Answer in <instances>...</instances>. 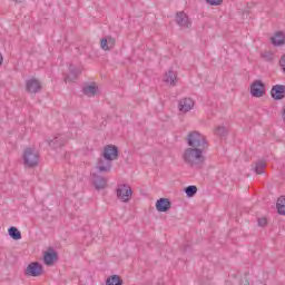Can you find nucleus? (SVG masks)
Masks as SVG:
<instances>
[{
	"instance_id": "nucleus-1",
	"label": "nucleus",
	"mask_w": 285,
	"mask_h": 285,
	"mask_svg": "<svg viewBox=\"0 0 285 285\" xmlns=\"http://www.w3.org/2000/svg\"><path fill=\"white\" fill-rule=\"evenodd\" d=\"M206 150L202 148L188 147L183 154L184 163L190 168H203L206 157L204 156Z\"/></svg>"
},
{
	"instance_id": "nucleus-2",
	"label": "nucleus",
	"mask_w": 285,
	"mask_h": 285,
	"mask_svg": "<svg viewBox=\"0 0 285 285\" xmlns=\"http://www.w3.org/2000/svg\"><path fill=\"white\" fill-rule=\"evenodd\" d=\"M186 142L189 148H200L203 150H208V140H206V136L199 131H189L186 137Z\"/></svg>"
},
{
	"instance_id": "nucleus-3",
	"label": "nucleus",
	"mask_w": 285,
	"mask_h": 285,
	"mask_svg": "<svg viewBox=\"0 0 285 285\" xmlns=\"http://www.w3.org/2000/svg\"><path fill=\"white\" fill-rule=\"evenodd\" d=\"M23 164L27 168H35L39 166V153L32 148L24 149L22 154Z\"/></svg>"
},
{
	"instance_id": "nucleus-4",
	"label": "nucleus",
	"mask_w": 285,
	"mask_h": 285,
	"mask_svg": "<svg viewBox=\"0 0 285 285\" xmlns=\"http://www.w3.org/2000/svg\"><path fill=\"white\" fill-rule=\"evenodd\" d=\"M116 196L119 202L128 204L132 197V188L128 184L118 185L116 188Z\"/></svg>"
},
{
	"instance_id": "nucleus-5",
	"label": "nucleus",
	"mask_w": 285,
	"mask_h": 285,
	"mask_svg": "<svg viewBox=\"0 0 285 285\" xmlns=\"http://www.w3.org/2000/svg\"><path fill=\"white\" fill-rule=\"evenodd\" d=\"M24 275H28V277H39L43 275V265L39 262L30 263L24 269Z\"/></svg>"
},
{
	"instance_id": "nucleus-6",
	"label": "nucleus",
	"mask_w": 285,
	"mask_h": 285,
	"mask_svg": "<svg viewBox=\"0 0 285 285\" xmlns=\"http://www.w3.org/2000/svg\"><path fill=\"white\" fill-rule=\"evenodd\" d=\"M42 88L41 81L37 78L26 80V92L29 95H37V92H41Z\"/></svg>"
},
{
	"instance_id": "nucleus-7",
	"label": "nucleus",
	"mask_w": 285,
	"mask_h": 285,
	"mask_svg": "<svg viewBox=\"0 0 285 285\" xmlns=\"http://www.w3.org/2000/svg\"><path fill=\"white\" fill-rule=\"evenodd\" d=\"M250 95L256 98L264 97L266 95V85L262 80H255L250 85Z\"/></svg>"
},
{
	"instance_id": "nucleus-8",
	"label": "nucleus",
	"mask_w": 285,
	"mask_h": 285,
	"mask_svg": "<svg viewBox=\"0 0 285 285\" xmlns=\"http://www.w3.org/2000/svg\"><path fill=\"white\" fill-rule=\"evenodd\" d=\"M102 157L109 161H115L119 157V148L115 145H107L104 148Z\"/></svg>"
},
{
	"instance_id": "nucleus-9",
	"label": "nucleus",
	"mask_w": 285,
	"mask_h": 285,
	"mask_svg": "<svg viewBox=\"0 0 285 285\" xmlns=\"http://www.w3.org/2000/svg\"><path fill=\"white\" fill-rule=\"evenodd\" d=\"M58 259L59 254L57 253V250L52 249V247H49L48 250L43 254V262L46 266H52Z\"/></svg>"
},
{
	"instance_id": "nucleus-10",
	"label": "nucleus",
	"mask_w": 285,
	"mask_h": 285,
	"mask_svg": "<svg viewBox=\"0 0 285 285\" xmlns=\"http://www.w3.org/2000/svg\"><path fill=\"white\" fill-rule=\"evenodd\" d=\"M170 208H173V203L168 198H159L156 202V209L158 213H168Z\"/></svg>"
},
{
	"instance_id": "nucleus-11",
	"label": "nucleus",
	"mask_w": 285,
	"mask_h": 285,
	"mask_svg": "<svg viewBox=\"0 0 285 285\" xmlns=\"http://www.w3.org/2000/svg\"><path fill=\"white\" fill-rule=\"evenodd\" d=\"M272 98L276 101L284 99L285 97V86L284 85H275L271 90Z\"/></svg>"
},
{
	"instance_id": "nucleus-12",
	"label": "nucleus",
	"mask_w": 285,
	"mask_h": 285,
	"mask_svg": "<svg viewBox=\"0 0 285 285\" xmlns=\"http://www.w3.org/2000/svg\"><path fill=\"white\" fill-rule=\"evenodd\" d=\"M97 168L99 173H110L112 168V160L106 159V157H101L98 159Z\"/></svg>"
},
{
	"instance_id": "nucleus-13",
	"label": "nucleus",
	"mask_w": 285,
	"mask_h": 285,
	"mask_svg": "<svg viewBox=\"0 0 285 285\" xmlns=\"http://www.w3.org/2000/svg\"><path fill=\"white\" fill-rule=\"evenodd\" d=\"M66 141L65 135H58L49 141V146L50 148H53V150H57V148H63V146H66Z\"/></svg>"
},
{
	"instance_id": "nucleus-14",
	"label": "nucleus",
	"mask_w": 285,
	"mask_h": 285,
	"mask_svg": "<svg viewBox=\"0 0 285 285\" xmlns=\"http://www.w3.org/2000/svg\"><path fill=\"white\" fill-rule=\"evenodd\" d=\"M176 23L180 26V28H190V19L185 12H179L176 14Z\"/></svg>"
},
{
	"instance_id": "nucleus-15",
	"label": "nucleus",
	"mask_w": 285,
	"mask_h": 285,
	"mask_svg": "<svg viewBox=\"0 0 285 285\" xmlns=\"http://www.w3.org/2000/svg\"><path fill=\"white\" fill-rule=\"evenodd\" d=\"M195 106V101L190 98H184L179 101V110L180 112H189V110H193V107Z\"/></svg>"
},
{
	"instance_id": "nucleus-16",
	"label": "nucleus",
	"mask_w": 285,
	"mask_h": 285,
	"mask_svg": "<svg viewBox=\"0 0 285 285\" xmlns=\"http://www.w3.org/2000/svg\"><path fill=\"white\" fill-rule=\"evenodd\" d=\"M117 40L112 38L111 36H107L105 38H101L100 40V48L102 50H110L111 48H115V43Z\"/></svg>"
},
{
	"instance_id": "nucleus-17",
	"label": "nucleus",
	"mask_w": 285,
	"mask_h": 285,
	"mask_svg": "<svg viewBox=\"0 0 285 285\" xmlns=\"http://www.w3.org/2000/svg\"><path fill=\"white\" fill-rule=\"evenodd\" d=\"M164 81L165 83H169V86H177V73L170 69L165 73Z\"/></svg>"
},
{
	"instance_id": "nucleus-18",
	"label": "nucleus",
	"mask_w": 285,
	"mask_h": 285,
	"mask_svg": "<svg viewBox=\"0 0 285 285\" xmlns=\"http://www.w3.org/2000/svg\"><path fill=\"white\" fill-rule=\"evenodd\" d=\"M94 186H95L96 190H104V188H106V186H107L106 178H104L101 176H95L94 177Z\"/></svg>"
},
{
	"instance_id": "nucleus-19",
	"label": "nucleus",
	"mask_w": 285,
	"mask_h": 285,
	"mask_svg": "<svg viewBox=\"0 0 285 285\" xmlns=\"http://www.w3.org/2000/svg\"><path fill=\"white\" fill-rule=\"evenodd\" d=\"M273 46H284L285 43V36L284 32L277 31L274 37H272Z\"/></svg>"
},
{
	"instance_id": "nucleus-20",
	"label": "nucleus",
	"mask_w": 285,
	"mask_h": 285,
	"mask_svg": "<svg viewBox=\"0 0 285 285\" xmlns=\"http://www.w3.org/2000/svg\"><path fill=\"white\" fill-rule=\"evenodd\" d=\"M106 285H124V279L119 275H111L106 279Z\"/></svg>"
},
{
	"instance_id": "nucleus-21",
	"label": "nucleus",
	"mask_w": 285,
	"mask_h": 285,
	"mask_svg": "<svg viewBox=\"0 0 285 285\" xmlns=\"http://www.w3.org/2000/svg\"><path fill=\"white\" fill-rule=\"evenodd\" d=\"M8 233L11 239H14L16 242H18V239H21V232L14 226H11L8 229Z\"/></svg>"
},
{
	"instance_id": "nucleus-22",
	"label": "nucleus",
	"mask_w": 285,
	"mask_h": 285,
	"mask_svg": "<svg viewBox=\"0 0 285 285\" xmlns=\"http://www.w3.org/2000/svg\"><path fill=\"white\" fill-rule=\"evenodd\" d=\"M82 92L87 97H95V95H97V87L92 85L86 86L82 88Z\"/></svg>"
},
{
	"instance_id": "nucleus-23",
	"label": "nucleus",
	"mask_w": 285,
	"mask_h": 285,
	"mask_svg": "<svg viewBox=\"0 0 285 285\" xmlns=\"http://www.w3.org/2000/svg\"><path fill=\"white\" fill-rule=\"evenodd\" d=\"M214 135H216V137H220V139H224V137L228 135V129H226L224 126H218L215 129Z\"/></svg>"
},
{
	"instance_id": "nucleus-24",
	"label": "nucleus",
	"mask_w": 285,
	"mask_h": 285,
	"mask_svg": "<svg viewBox=\"0 0 285 285\" xmlns=\"http://www.w3.org/2000/svg\"><path fill=\"white\" fill-rule=\"evenodd\" d=\"M276 208L279 215H285V197L282 196L276 203Z\"/></svg>"
},
{
	"instance_id": "nucleus-25",
	"label": "nucleus",
	"mask_w": 285,
	"mask_h": 285,
	"mask_svg": "<svg viewBox=\"0 0 285 285\" xmlns=\"http://www.w3.org/2000/svg\"><path fill=\"white\" fill-rule=\"evenodd\" d=\"M185 194L187 197H195L197 195V186L195 185H189L185 188Z\"/></svg>"
},
{
	"instance_id": "nucleus-26",
	"label": "nucleus",
	"mask_w": 285,
	"mask_h": 285,
	"mask_svg": "<svg viewBox=\"0 0 285 285\" xmlns=\"http://www.w3.org/2000/svg\"><path fill=\"white\" fill-rule=\"evenodd\" d=\"M265 168H266V163L258 161V163H256L254 170H255L256 175H264Z\"/></svg>"
},
{
	"instance_id": "nucleus-27",
	"label": "nucleus",
	"mask_w": 285,
	"mask_h": 285,
	"mask_svg": "<svg viewBox=\"0 0 285 285\" xmlns=\"http://www.w3.org/2000/svg\"><path fill=\"white\" fill-rule=\"evenodd\" d=\"M261 57L265 59V61H273V59L275 58V56L271 51H264L263 53H261Z\"/></svg>"
},
{
	"instance_id": "nucleus-28",
	"label": "nucleus",
	"mask_w": 285,
	"mask_h": 285,
	"mask_svg": "<svg viewBox=\"0 0 285 285\" xmlns=\"http://www.w3.org/2000/svg\"><path fill=\"white\" fill-rule=\"evenodd\" d=\"M69 72L72 73V79H77V77H79V69L73 65L69 66Z\"/></svg>"
},
{
	"instance_id": "nucleus-29",
	"label": "nucleus",
	"mask_w": 285,
	"mask_h": 285,
	"mask_svg": "<svg viewBox=\"0 0 285 285\" xmlns=\"http://www.w3.org/2000/svg\"><path fill=\"white\" fill-rule=\"evenodd\" d=\"M209 6H222L224 0H205Z\"/></svg>"
},
{
	"instance_id": "nucleus-30",
	"label": "nucleus",
	"mask_w": 285,
	"mask_h": 285,
	"mask_svg": "<svg viewBox=\"0 0 285 285\" xmlns=\"http://www.w3.org/2000/svg\"><path fill=\"white\" fill-rule=\"evenodd\" d=\"M65 81L66 83H68V81L69 82L77 81V78H72V73H69L65 77Z\"/></svg>"
},
{
	"instance_id": "nucleus-31",
	"label": "nucleus",
	"mask_w": 285,
	"mask_h": 285,
	"mask_svg": "<svg viewBox=\"0 0 285 285\" xmlns=\"http://www.w3.org/2000/svg\"><path fill=\"white\" fill-rule=\"evenodd\" d=\"M267 220L266 218H258V226H261L262 228H264V226H266Z\"/></svg>"
},
{
	"instance_id": "nucleus-32",
	"label": "nucleus",
	"mask_w": 285,
	"mask_h": 285,
	"mask_svg": "<svg viewBox=\"0 0 285 285\" xmlns=\"http://www.w3.org/2000/svg\"><path fill=\"white\" fill-rule=\"evenodd\" d=\"M279 66L283 67V72H285V55H283L279 59Z\"/></svg>"
},
{
	"instance_id": "nucleus-33",
	"label": "nucleus",
	"mask_w": 285,
	"mask_h": 285,
	"mask_svg": "<svg viewBox=\"0 0 285 285\" xmlns=\"http://www.w3.org/2000/svg\"><path fill=\"white\" fill-rule=\"evenodd\" d=\"M0 66H3V55L0 53Z\"/></svg>"
},
{
	"instance_id": "nucleus-34",
	"label": "nucleus",
	"mask_w": 285,
	"mask_h": 285,
	"mask_svg": "<svg viewBox=\"0 0 285 285\" xmlns=\"http://www.w3.org/2000/svg\"><path fill=\"white\" fill-rule=\"evenodd\" d=\"M14 3H21L22 0H12Z\"/></svg>"
},
{
	"instance_id": "nucleus-35",
	"label": "nucleus",
	"mask_w": 285,
	"mask_h": 285,
	"mask_svg": "<svg viewBox=\"0 0 285 285\" xmlns=\"http://www.w3.org/2000/svg\"><path fill=\"white\" fill-rule=\"evenodd\" d=\"M283 121H285V109L283 110Z\"/></svg>"
}]
</instances>
